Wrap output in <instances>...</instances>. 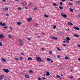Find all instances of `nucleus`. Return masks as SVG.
Wrapping results in <instances>:
<instances>
[{"label": "nucleus", "instance_id": "c756f323", "mask_svg": "<svg viewBox=\"0 0 80 80\" xmlns=\"http://www.w3.org/2000/svg\"><path fill=\"white\" fill-rule=\"evenodd\" d=\"M59 8L60 9H63V8L61 6H59Z\"/></svg>", "mask_w": 80, "mask_h": 80}, {"label": "nucleus", "instance_id": "8fccbe9b", "mask_svg": "<svg viewBox=\"0 0 80 80\" xmlns=\"http://www.w3.org/2000/svg\"><path fill=\"white\" fill-rule=\"evenodd\" d=\"M62 2H65V0H61Z\"/></svg>", "mask_w": 80, "mask_h": 80}, {"label": "nucleus", "instance_id": "ea45409f", "mask_svg": "<svg viewBox=\"0 0 80 80\" xmlns=\"http://www.w3.org/2000/svg\"><path fill=\"white\" fill-rule=\"evenodd\" d=\"M63 3L62 2H61L60 3V5H63Z\"/></svg>", "mask_w": 80, "mask_h": 80}, {"label": "nucleus", "instance_id": "09e8293b", "mask_svg": "<svg viewBox=\"0 0 80 80\" xmlns=\"http://www.w3.org/2000/svg\"><path fill=\"white\" fill-rule=\"evenodd\" d=\"M2 1L3 2H6L5 0H2Z\"/></svg>", "mask_w": 80, "mask_h": 80}, {"label": "nucleus", "instance_id": "5701e85b", "mask_svg": "<svg viewBox=\"0 0 80 80\" xmlns=\"http://www.w3.org/2000/svg\"><path fill=\"white\" fill-rule=\"evenodd\" d=\"M44 17H46V18H48V17H49V16H48L47 15H44Z\"/></svg>", "mask_w": 80, "mask_h": 80}, {"label": "nucleus", "instance_id": "2f4dec72", "mask_svg": "<svg viewBox=\"0 0 80 80\" xmlns=\"http://www.w3.org/2000/svg\"><path fill=\"white\" fill-rule=\"evenodd\" d=\"M4 9L5 10H8V8H4Z\"/></svg>", "mask_w": 80, "mask_h": 80}, {"label": "nucleus", "instance_id": "b1692460", "mask_svg": "<svg viewBox=\"0 0 80 80\" xmlns=\"http://www.w3.org/2000/svg\"><path fill=\"white\" fill-rule=\"evenodd\" d=\"M28 60H32V58H29L28 59Z\"/></svg>", "mask_w": 80, "mask_h": 80}, {"label": "nucleus", "instance_id": "393cba45", "mask_svg": "<svg viewBox=\"0 0 80 80\" xmlns=\"http://www.w3.org/2000/svg\"><path fill=\"white\" fill-rule=\"evenodd\" d=\"M2 60L3 61V62H6L7 61V60H6L4 59L3 58L2 59Z\"/></svg>", "mask_w": 80, "mask_h": 80}, {"label": "nucleus", "instance_id": "49530a36", "mask_svg": "<svg viewBox=\"0 0 80 80\" xmlns=\"http://www.w3.org/2000/svg\"><path fill=\"white\" fill-rule=\"evenodd\" d=\"M38 80H42V79H41V78H40V77H39L38 79Z\"/></svg>", "mask_w": 80, "mask_h": 80}, {"label": "nucleus", "instance_id": "bb28decb", "mask_svg": "<svg viewBox=\"0 0 80 80\" xmlns=\"http://www.w3.org/2000/svg\"><path fill=\"white\" fill-rule=\"evenodd\" d=\"M8 27V26H6L5 27H3V28H5V29H7V28Z\"/></svg>", "mask_w": 80, "mask_h": 80}, {"label": "nucleus", "instance_id": "680f3d73", "mask_svg": "<svg viewBox=\"0 0 80 80\" xmlns=\"http://www.w3.org/2000/svg\"><path fill=\"white\" fill-rule=\"evenodd\" d=\"M30 5H32V3H30Z\"/></svg>", "mask_w": 80, "mask_h": 80}, {"label": "nucleus", "instance_id": "f3484780", "mask_svg": "<svg viewBox=\"0 0 80 80\" xmlns=\"http://www.w3.org/2000/svg\"><path fill=\"white\" fill-rule=\"evenodd\" d=\"M26 3H27L26 2H23V3H22V4L23 5H26Z\"/></svg>", "mask_w": 80, "mask_h": 80}, {"label": "nucleus", "instance_id": "423d86ee", "mask_svg": "<svg viewBox=\"0 0 80 80\" xmlns=\"http://www.w3.org/2000/svg\"><path fill=\"white\" fill-rule=\"evenodd\" d=\"M51 39H53V40H57V37H54L53 36H51Z\"/></svg>", "mask_w": 80, "mask_h": 80}, {"label": "nucleus", "instance_id": "a19ab883", "mask_svg": "<svg viewBox=\"0 0 80 80\" xmlns=\"http://www.w3.org/2000/svg\"><path fill=\"white\" fill-rule=\"evenodd\" d=\"M42 79L43 80H46V78H42Z\"/></svg>", "mask_w": 80, "mask_h": 80}, {"label": "nucleus", "instance_id": "4d7b16f0", "mask_svg": "<svg viewBox=\"0 0 80 80\" xmlns=\"http://www.w3.org/2000/svg\"><path fill=\"white\" fill-rule=\"evenodd\" d=\"M70 78H73V76H71Z\"/></svg>", "mask_w": 80, "mask_h": 80}, {"label": "nucleus", "instance_id": "0e129e2a", "mask_svg": "<svg viewBox=\"0 0 80 80\" xmlns=\"http://www.w3.org/2000/svg\"><path fill=\"white\" fill-rule=\"evenodd\" d=\"M6 16H7L8 15V14H6Z\"/></svg>", "mask_w": 80, "mask_h": 80}, {"label": "nucleus", "instance_id": "052dcab7", "mask_svg": "<svg viewBox=\"0 0 80 80\" xmlns=\"http://www.w3.org/2000/svg\"><path fill=\"white\" fill-rule=\"evenodd\" d=\"M78 16L79 18H80V15H78Z\"/></svg>", "mask_w": 80, "mask_h": 80}, {"label": "nucleus", "instance_id": "4c0bfd02", "mask_svg": "<svg viewBox=\"0 0 80 80\" xmlns=\"http://www.w3.org/2000/svg\"><path fill=\"white\" fill-rule=\"evenodd\" d=\"M30 73H33V71L31 70L29 71Z\"/></svg>", "mask_w": 80, "mask_h": 80}, {"label": "nucleus", "instance_id": "79ce46f5", "mask_svg": "<svg viewBox=\"0 0 80 80\" xmlns=\"http://www.w3.org/2000/svg\"><path fill=\"white\" fill-rule=\"evenodd\" d=\"M49 53H50V54H52V51H49Z\"/></svg>", "mask_w": 80, "mask_h": 80}, {"label": "nucleus", "instance_id": "3c124183", "mask_svg": "<svg viewBox=\"0 0 80 80\" xmlns=\"http://www.w3.org/2000/svg\"><path fill=\"white\" fill-rule=\"evenodd\" d=\"M21 55H24V53H21Z\"/></svg>", "mask_w": 80, "mask_h": 80}, {"label": "nucleus", "instance_id": "de8ad7c7", "mask_svg": "<svg viewBox=\"0 0 80 80\" xmlns=\"http://www.w3.org/2000/svg\"><path fill=\"white\" fill-rule=\"evenodd\" d=\"M22 8H21L19 7L18 8V10H21Z\"/></svg>", "mask_w": 80, "mask_h": 80}, {"label": "nucleus", "instance_id": "6e6552de", "mask_svg": "<svg viewBox=\"0 0 80 80\" xmlns=\"http://www.w3.org/2000/svg\"><path fill=\"white\" fill-rule=\"evenodd\" d=\"M20 44L21 45H23V41H22V40L20 41Z\"/></svg>", "mask_w": 80, "mask_h": 80}, {"label": "nucleus", "instance_id": "6ab92c4d", "mask_svg": "<svg viewBox=\"0 0 80 80\" xmlns=\"http://www.w3.org/2000/svg\"><path fill=\"white\" fill-rule=\"evenodd\" d=\"M33 11H35V10H37V8H34V9H33Z\"/></svg>", "mask_w": 80, "mask_h": 80}, {"label": "nucleus", "instance_id": "0eeeda50", "mask_svg": "<svg viewBox=\"0 0 80 80\" xmlns=\"http://www.w3.org/2000/svg\"><path fill=\"white\" fill-rule=\"evenodd\" d=\"M32 18H28V22H30L32 21Z\"/></svg>", "mask_w": 80, "mask_h": 80}, {"label": "nucleus", "instance_id": "c03bdc74", "mask_svg": "<svg viewBox=\"0 0 80 80\" xmlns=\"http://www.w3.org/2000/svg\"><path fill=\"white\" fill-rule=\"evenodd\" d=\"M35 26H38V24L37 23H36L35 24Z\"/></svg>", "mask_w": 80, "mask_h": 80}, {"label": "nucleus", "instance_id": "dca6fc26", "mask_svg": "<svg viewBox=\"0 0 80 80\" xmlns=\"http://www.w3.org/2000/svg\"><path fill=\"white\" fill-rule=\"evenodd\" d=\"M57 50H58V51H61L62 50V49H60L59 48H57Z\"/></svg>", "mask_w": 80, "mask_h": 80}, {"label": "nucleus", "instance_id": "cd10ccee", "mask_svg": "<svg viewBox=\"0 0 80 80\" xmlns=\"http://www.w3.org/2000/svg\"><path fill=\"white\" fill-rule=\"evenodd\" d=\"M53 5H54V6H58V5H57V4H56L54 2L53 3Z\"/></svg>", "mask_w": 80, "mask_h": 80}, {"label": "nucleus", "instance_id": "f8f14e48", "mask_svg": "<svg viewBox=\"0 0 80 80\" xmlns=\"http://www.w3.org/2000/svg\"><path fill=\"white\" fill-rule=\"evenodd\" d=\"M25 78H29V75H28L27 74H26L25 76Z\"/></svg>", "mask_w": 80, "mask_h": 80}, {"label": "nucleus", "instance_id": "72a5a7b5", "mask_svg": "<svg viewBox=\"0 0 80 80\" xmlns=\"http://www.w3.org/2000/svg\"><path fill=\"white\" fill-rule=\"evenodd\" d=\"M53 29H55V28H56V26L55 25L53 26Z\"/></svg>", "mask_w": 80, "mask_h": 80}, {"label": "nucleus", "instance_id": "a211bd4d", "mask_svg": "<svg viewBox=\"0 0 80 80\" xmlns=\"http://www.w3.org/2000/svg\"><path fill=\"white\" fill-rule=\"evenodd\" d=\"M51 59L49 58H48L47 59V60L48 62H50Z\"/></svg>", "mask_w": 80, "mask_h": 80}, {"label": "nucleus", "instance_id": "4be33fe9", "mask_svg": "<svg viewBox=\"0 0 80 80\" xmlns=\"http://www.w3.org/2000/svg\"><path fill=\"white\" fill-rule=\"evenodd\" d=\"M70 12H73V10L72 9V8H70Z\"/></svg>", "mask_w": 80, "mask_h": 80}, {"label": "nucleus", "instance_id": "a878e982", "mask_svg": "<svg viewBox=\"0 0 80 80\" xmlns=\"http://www.w3.org/2000/svg\"><path fill=\"white\" fill-rule=\"evenodd\" d=\"M5 25H6V24H5V23H3L2 25V26L4 27V26H5Z\"/></svg>", "mask_w": 80, "mask_h": 80}, {"label": "nucleus", "instance_id": "774afa93", "mask_svg": "<svg viewBox=\"0 0 80 80\" xmlns=\"http://www.w3.org/2000/svg\"><path fill=\"white\" fill-rule=\"evenodd\" d=\"M63 42V43H65V41H64Z\"/></svg>", "mask_w": 80, "mask_h": 80}, {"label": "nucleus", "instance_id": "7ed1b4c3", "mask_svg": "<svg viewBox=\"0 0 80 80\" xmlns=\"http://www.w3.org/2000/svg\"><path fill=\"white\" fill-rule=\"evenodd\" d=\"M66 39L67 40L66 41L67 43H69L70 41L69 40H70V38H69V37L66 38Z\"/></svg>", "mask_w": 80, "mask_h": 80}, {"label": "nucleus", "instance_id": "f03ea898", "mask_svg": "<svg viewBox=\"0 0 80 80\" xmlns=\"http://www.w3.org/2000/svg\"><path fill=\"white\" fill-rule=\"evenodd\" d=\"M64 14V13H62L61 14V15L63 17H64V18H67V15Z\"/></svg>", "mask_w": 80, "mask_h": 80}, {"label": "nucleus", "instance_id": "5fc2aeb1", "mask_svg": "<svg viewBox=\"0 0 80 80\" xmlns=\"http://www.w3.org/2000/svg\"><path fill=\"white\" fill-rule=\"evenodd\" d=\"M16 2H19V0H16Z\"/></svg>", "mask_w": 80, "mask_h": 80}, {"label": "nucleus", "instance_id": "473e14b6", "mask_svg": "<svg viewBox=\"0 0 80 80\" xmlns=\"http://www.w3.org/2000/svg\"><path fill=\"white\" fill-rule=\"evenodd\" d=\"M60 76L58 75H57V76H56V77H57V78H60Z\"/></svg>", "mask_w": 80, "mask_h": 80}, {"label": "nucleus", "instance_id": "39448f33", "mask_svg": "<svg viewBox=\"0 0 80 80\" xmlns=\"http://www.w3.org/2000/svg\"><path fill=\"white\" fill-rule=\"evenodd\" d=\"M3 71L5 72H6V73H8V72H9V70L7 69H3Z\"/></svg>", "mask_w": 80, "mask_h": 80}, {"label": "nucleus", "instance_id": "bf43d9fd", "mask_svg": "<svg viewBox=\"0 0 80 80\" xmlns=\"http://www.w3.org/2000/svg\"><path fill=\"white\" fill-rule=\"evenodd\" d=\"M9 28H10V29H12V27H10Z\"/></svg>", "mask_w": 80, "mask_h": 80}, {"label": "nucleus", "instance_id": "f257e3e1", "mask_svg": "<svg viewBox=\"0 0 80 80\" xmlns=\"http://www.w3.org/2000/svg\"><path fill=\"white\" fill-rule=\"evenodd\" d=\"M36 59L37 60V61H38V62H42V59H41V58L39 57L36 58Z\"/></svg>", "mask_w": 80, "mask_h": 80}, {"label": "nucleus", "instance_id": "69168bd1", "mask_svg": "<svg viewBox=\"0 0 80 80\" xmlns=\"http://www.w3.org/2000/svg\"><path fill=\"white\" fill-rule=\"evenodd\" d=\"M25 9H27V7H25Z\"/></svg>", "mask_w": 80, "mask_h": 80}, {"label": "nucleus", "instance_id": "37998d69", "mask_svg": "<svg viewBox=\"0 0 80 80\" xmlns=\"http://www.w3.org/2000/svg\"><path fill=\"white\" fill-rule=\"evenodd\" d=\"M57 57H58V58H60V55H58V56H57Z\"/></svg>", "mask_w": 80, "mask_h": 80}, {"label": "nucleus", "instance_id": "412c9836", "mask_svg": "<svg viewBox=\"0 0 80 80\" xmlns=\"http://www.w3.org/2000/svg\"><path fill=\"white\" fill-rule=\"evenodd\" d=\"M17 24L18 25H21V22H17Z\"/></svg>", "mask_w": 80, "mask_h": 80}, {"label": "nucleus", "instance_id": "864d4df0", "mask_svg": "<svg viewBox=\"0 0 80 80\" xmlns=\"http://www.w3.org/2000/svg\"><path fill=\"white\" fill-rule=\"evenodd\" d=\"M70 71L71 72H73V69H71L70 70Z\"/></svg>", "mask_w": 80, "mask_h": 80}, {"label": "nucleus", "instance_id": "1a4fd4ad", "mask_svg": "<svg viewBox=\"0 0 80 80\" xmlns=\"http://www.w3.org/2000/svg\"><path fill=\"white\" fill-rule=\"evenodd\" d=\"M74 37H79L80 36L78 35V34H73V35Z\"/></svg>", "mask_w": 80, "mask_h": 80}, {"label": "nucleus", "instance_id": "58836bf2", "mask_svg": "<svg viewBox=\"0 0 80 80\" xmlns=\"http://www.w3.org/2000/svg\"><path fill=\"white\" fill-rule=\"evenodd\" d=\"M77 46L78 47H80V44H78Z\"/></svg>", "mask_w": 80, "mask_h": 80}, {"label": "nucleus", "instance_id": "603ef678", "mask_svg": "<svg viewBox=\"0 0 80 80\" xmlns=\"http://www.w3.org/2000/svg\"><path fill=\"white\" fill-rule=\"evenodd\" d=\"M63 46H66V44H63Z\"/></svg>", "mask_w": 80, "mask_h": 80}, {"label": "nucleus", "instance_id": "2eb2a0df", "mask_svg": "<svg viewBox=\"0 0 80 80\" xmlns=\"http://www.w3.org/2000/svg\"><path fill=\"white\" fill-rule=\"evenodd\" d=\"M76 3L77 5H80V2L79 1H77L76 2Z\"/></svg>", "mask_w": 80, "mask_h": 80}, {"label": "nucleus", "instance_id": "13d9d810", "mask_svg": "<svg viewBox=\"0 0 80 80\" xmlns=\"http://www.w3.org/2000/svg\"><path fill=\"white\" fill-rule=\"evenodd\" d=\"M42 50H45V49L44 48H42Z\"/></svg>", "mask_w": 80, "mask_h": 80}, {"label": "nucleus", "instance_id": "c9c22d12", "mask_svg": "<svg viewBox=\"0 0 80 80\" xmlns=\"http://www.w3.org/2000/svg\"><path fill=\"white\" fill-rule=\"evenodd\" d=\"M69 5L71 6H72L73 5V4H72V3H69Z\"/></svg>", "mask_w": 80, "mask_h": 80}, {"label": "nucleus", "instance_id": "e2e57ef3", "mask_svg": "<svg viewBox=\"0 0 80 80\" xmlns=\"http://www.w3.org/2000/svg\"><path fill=\"white\" fill-rule=\"evenodd\" d=\"M60 79H62V78H61L60 77V78H59Z\"/></svg>", "mask_w": 80, "mask_h": 80}, {"label": "nucleus", "instance_id": "f704fd0d", "mask_svg": "<svg viewBox=\"0 0 80 80\" xmlns=\"http://www.w3.org/2000/svg\"><path fill=\"white\" fill-rule=\"evenodd\" d=\"M8 37H9V38H12V35H9L8 36Z\"/></svg>", "mask_w": 80, "mask_h": 80}, {"label": "nucleus", "instance_id": "aec40b11", "mask_svg": "<svg viewBox=\"0 0 80 80\" xmlns=\"http://www.w3.org/2000/svg\"><path fill=\"white\" fill-rule=\"evenodd\" d=\"M69 58L67 56H66L65 57V60H68Z\"/></svg>", "mask_w": 80, "mask_h": 80}, {"label": "nucleus", "instance_id": "20e7f679", "mask_svg": "<svg viewBox=\"0 0 80 80\" xmlns=\"http://www.w3.org/2000/svg\"><path fill=\"white\" fill-rule=\"evenodd\" d=\"M73 28L75 29V30H80V29L79 28H78V27H73Z\"/></svg>", "mask_w": 80, "mask_h": 80}, {"label": "nucleus", "instance_id": "9b49d317", "mask_svg": "<svg viewBox=\"0 0 80 80\" xmlns=\"http://www.w3.org/2000/svg\"><path fill=\"white\" fill-rule=\"evenodd\" d=\"M68 24L69 25H73V24L70 22H68Z\"/></svg>", "mask_w": 80, "mask_h": 80}, {"label": "nucleus", "instance_id": "6e6d98bb", "mask_svg": "<svg viewBox=\"0 0 80 80\" xmlns=\"http://www.w3.org/2000/svg\"><path fill=\"white\" fill-rule=\"evenodd\" d=\"M28 40H31V39L30 38H28Z\"/></svg>", "mask_w": 80, "mask_h": 80}, {"label": "nucleus", "instance_id": "ddd939ff", "mask_svg": "<svg viewBox=\"0 0 80 80\" xmlns=\"http://www.w3.org/2000/svg\"><path fill=\"white\" fill-rule=\"evenodd\" d=\"M0 37L1 38H3L4 37V36L3 35L1 34L0 35Z\"/></svg>", "mask_w": 80, "mask_h": 80}, {"label": "nucleus", "instance_id": "4468645a", "mask_svg": "<svg viewBox=\"0 0 80 80\" xmlns=\"http://www.w3.org/2000/svg\"><path fill=\"white\" fill-rule=\"evenodd\" d=\"M4 76L3 75L0 76V80H2V78Z\"/></svg>", "mask_w": 80, "mask_h": 80}, {"label": "nucleus", "instance_id": "e433bc0d", "mask_svg": "<svg viewBox=\"0 0 80 80\" xmlns=\"http://www.w3.org/2000/svg\"><path fill=\"white\" fill-rule=\"evenodd\" d=\"M0 46H2V42H0Z\"/></svg>", "mask_w": 80, "mask_h": 80}, {"label": "nucleus", "instance_id": "7c9ffc66", "mask_svg": "<svg viewBox=\"0 0 80 80\" xmlns=\"http://www.w3.org/2000/svg\"><path fill=\"white\" fill-rule=\"evenodd\" d=\"M19 58L20 60H23V58L22 57H20Z\"/></svg>", "mask_w": 80, "mask_h": 80}, {"label": "nucleus", "instance_id": "c85d7f7f", "mask_svg": "<svg viewBox=\"0 0 80 80\" xmlns=\"http://www.w3.org/2000/svg\"><path fill=\"white\" fill-rule=\"evenodd\" d=\"M15 60H17V61H19V59L17 58H15Z\"/></svg>", "mask_w": 80, "mask_h": 80}, {"label": "nucleus", "instance_id": "a18cd8bd", "mask_svg": "<svg viewBox=\"0 0 80 80\" xmlns=\"http://www.w3.org/2000/svg\"><path fill=\"white\" fill-rule=\"evenodd\" d=\"M2 25V22H0V25Z\"/></svg>", "mask_w": 80, "mask_h": 80}, {"label": "nucleus", "instance_id": "338daca9", "mask_svg": "<svg viewBox=\"0 0 80 80\" xmlns=\"http://www.w3.org/2000/svg\"><path fill=\"white\" fill-rule=\"evenodd\" d=\"M51 62H53V61H51Z\"/></svg>", "mask_w": 80, "mask_h": 80}, {"label": "nucleus", "instance_id": "9d476101", "mask_svg": "<svg viewBox=\"0 0 80 80\" xmlns=\"http://www.w3.org/2000/svg\"><path fill=\"white\" fill-rule=\"evenodd\" d=\"M46 75V76H49V75H50V72H47Z\"/></svg>", "mask_w": 80, "mask_h": 80}]
</instances>
